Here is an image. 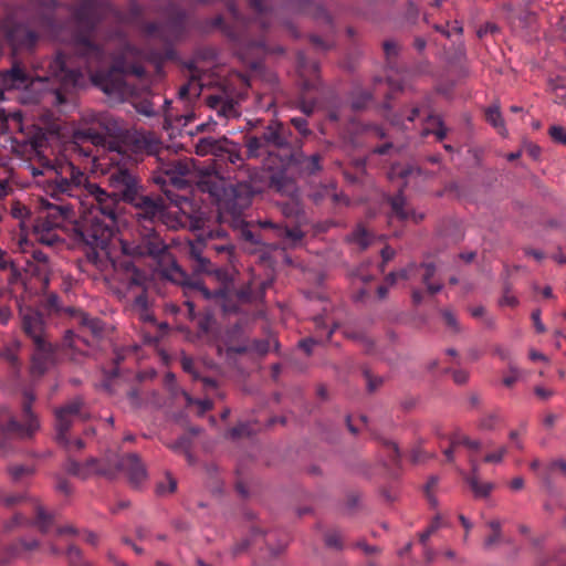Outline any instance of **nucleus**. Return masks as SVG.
I'll return each instance as SVG.
<instances>
[{"mask_svg":"<svg viewBox=\"0 0 566 566\" xmlns=\"http://www.w3.org/2000/svg\"><path fill=\"white\" fill-rule=\"evenodd\" d=\"M42 181L44 193L52 199L70 198L76 207L87 208L90 217L77 228L81 240L87 247V263L102 273L114 271L133 295L132 310L143 322H155L149 310L147 287L150 284L147 272L137 268L134 261L118 259L113 240L118 229L120 213L114 210V201L106 190L90 182L86 174L72 164L63 163L49 168Z\"/></svg>","mask_w":566,"mask_h":566,"instance_id":"nucleus-1","label":"nucleus"},{"mask_svg":"<svg viewBox=\"0 0 566 566\" xmlns=\"http://www.w3.org/2000/svg\"><path fill=\"white\" fill-rule=\"evenodd\" d=\"M117 35L119 50L113 54L108 48L92 43L86 36H74L71 45L59 51L54 57L34 62L33 76L14 63L10 70L0 73L1 86L4 91L27 86L33 80L53 81L60 85L56 99L63 103L62 92L80 86L87 74L106 94L134 95L135 88L127 83V77L142 80L146 76L143 52L119 33Z\"/></svg>","mask_w":566,"mask_h":566,"instance_id":"nucleus-2","label":"nucleus"},{"mask_svg":"<svg viewBox=\"0 0 566 566\" xmlns=\"http://www.w3.org/2000/svg\"><path fill=\"white\" fill-rule=\"evenodd\" d=\"M120 252L118 259L132 261L129 258L150 256L158 261H167V266L161 269V274L167 280L179 284L184 289L185 305L188 307L190 316H193L196 303L193 297L203 300L212 298L213 294L203 285L200 279L190 277L171 259L167 244L161 239L157 227H136L130 240H120Z\"/></svg>","mask_w":566,"mask_h":566,"instance_id":"nucleus-3","label":"nucleus"},{"mask_svg":"<svg viewBox=\"0 0 566 566\" xmlns=\"http://www.w3.org/2000/svg\"><path fill=\"white\" fill-rule=\"evenodd\" d=\"M83 399L76 397L55 411V440L69 453L63 468L69 474L83 480L90 478L93 474H99L108 479H114L115 470L111 469V462L102 463L95 458H90L85 462H78L72 458V452L80 451L85 446L82 439L72 440L67 436L69 430L76 419L86 418V416L83 413Z\"/></svg>","mask_w":566,"mask_h":566,"instance_id":"nucleus-4","label":"nucleus"},{"mask_svg":"<svg viewBox=\"0 0 566 566\" xmlns=\"http://www.w3.org/2000/svg\"><path fill=\"white\" fill-rule=\"evenodd\" d=\"M197 185L199 190L208 193L211 201L217 205L220 217L230 218L234 222L240 221L255 192L251 184L238 181L237 185H233L217 172L203 174Z\"/></svg>","mask_w":566,"mask_h":566,"instance_id":"nucleus-5","label":"nucleus"},{"mask_svg":"<svg viewBox=\"0 0 566 566\" xmlns=\"http://www.w3.org/2000/svg\"><path fill=\"white\" fill-rule=\"evenodd\" d=\"M19 317L22 332L33 343L31 373L42 376L55 361V346L46 332V319L42 310L19 304Z\"/></svg>","mask_w":566,"mask_h":566,"instance_id":"nucleus-6","label":"nucleus"},{"mask_svg":"<svg viewBox=\"0 0 566 566\" xmlns=\"http://www.w3.org/2000/svg\"><path fill=\"white\" fill-rule=\"evenodd\" d=\"M106 143L105 135L92 127L82 128L75 132L74 140L70 143L64 150V154L56 157L54 160L40 155L39 163L41 169L32 167V174L36 178V185L43 189L42 181L48 178L49 168L56 167L59 164H72L81 172L85 174L76 161L88 164L94 163L96 156L94 155L95 147L104 146Z\"/></svg>","mask_w":566,"mask_h":566,"instance_id":"nucleus-7","label":"nucleus"},{"mask_svg":"<svg viewBox=\"0 0 566 566\" xmlns=\"http://www.w3.org/2000/svg\"><path fill=\"white\" fill-rule=\"evenodd\" d=\"M125 153L126 149L119 146L111 148L107 155L111 166L107 185L111 191H106V195L114 201V210L119 213V202L128 205L145 191L140 177L129 166L130 157L125 156Z\"/></svg>","mask_w":566,"mask_h":566,"instance_id":"nucleus-8","label":"nucleus"},{"mask_svg":"<svg viewBox=\"0 0 566 566\" xmlns=\"http://www.w3.org/2000/svg\"><path fill=\"white\" fill-rule=\"evenodd\" d=\"M134 212L133 217L136 227L165 226L171 230H178L188 226L199 228L195 224L189 214L180 210H170L166 200L159 195L140 193L135 201L128 203ZM198 223V221H196Z\"/></svg>","mask_w":566,"mask_h":566,"instance_id":"nucleus-9","label":"nucleus"},{"mask_svg":"<svg viewBox=\"0 0 566 566\" xmlns=\"http://www.w3.org/2000/svg\"><path fill=\"white\" fill-rule=\"evenodd\" d=\"M43 201L45 212L33 221L34 239L41 244L53 247L63 241L59 234L65 222L75 219V201L70 198Z\"/></svg>","mask_w":566,"mask_h":566,"instance_id":"nucleus-10","label":"nucleus"},{"mask_svg":"<svg viewBox=\"0 0 566 566\" xmlns=\"http://www.w3.org/2000/svg\"><path fill=\"white\" fill-rule=\"evenodd\" d=\"M34 399L35 397L31 391L25 390L23 392V423H20L7 407H0V455H6L12 449L11 440L13 437L28 439L39 429V420L31 410Z\"/></svg>","mask_w":566,"mask_h":566,"instance_id":"nucleus-11","label":"nucleus"},{"mask_svg":"<svg viewBox=\"0 0 566 566\" xmlns=\"http://www.w3.org/2000/svg\"><path fill=\"white\" fill-rule=\"evenodd\" d=\"M292 132L281 122L271 120L260 135L245 136V147L249 158H259L272 155L276 150H284L287 158L292 150Z\"/></svg>","mask_w":566,"mask_h":566,"instance_id":"nucleus-12","label":"nucleus"},{"mask_svg":"<svg viewBox=\"0 0 566 566\" xmlns=\"http://www.w3.org/2000/svg\"><path fill=\"white\" fill-rule=\"evenodd\" d=\"M142 29L147 36L163 42L164 51L160 59L170 60L175 56L172 44L180 40L186 31V12L178 6L170 3L165 23L145 22Z\"/></svg>","mask_w":566,"mask_h":566,"instance_id":"nucleus-13","label":"nucleus"},{"mask_svg":"<svg viewBox=\"0 0 566 566\" xmlns=\"http://www.w3.org/2000/svg\"><path fill=\"white\" fill-rule=\"evenodd\" d=\"M73 17L78 27L86 34H77L76 36H86L92 43L91 33L95 31L97 25L107 17L120 19L119 12L109 3L99 0H83L74 10Z\"/></svg>","mask_w":566,"mask_h":566,"instance_id":"nucleus-14","label":"nucleus"},{"mask_svg":"<svg viewBox=\"0 0 566 566\" xmlns=\"http://www.w3.org/2000/svg\"><path fill=\"white\" fill-rule=\"evenodd\" d=\"M64 312L69 313L80 325V334H75L73 331L69 329L65 332L63 338V346L69 347L71 349H78V344L83 343L85 345L88 344L86 335L90 334L93 337H99L103 332V323L97 317H92L85 314L84 312L74 310V308H65Z\"/></svg>","mask_w":566,"mask_h":566,"instance_id":"nucleus-15","label":"nucleus"},{"mask_svg":"<svg viewBox=\"0 0 566 566\" xmlns=\"http://www.w3.org/2000/svg\"><path fill=\"white\" fill-rule=\"evenodd\" d=\"M412 172L411 167H406L401 165H392L388 177L389 179L399 178L401 179V184L399 185L398 193L395 196L388 197V202L391 208L392 214L399 220H408L412 219L415 222H419L422 220L423 216L416 213L408 205L405 196H403V187L406 186L407 177Z\"/></svg>","mask_w":566,"mask_h":566,"instance_id":"nucleus-16","label":"nucleus"},{"mask_svg":"<svg viewBox=\"0 0 566 566\" xmlns=\"http://www.w3.org/2000/svg\"><path fill=\"white\" fill-rule=\"evenodd\" d=\"M198 148V154L205 155L209 153L219 161L239 167L243 165L241 146L226 137L220 139L205 138L200 142Z\"/></svg>","mask_w":566,"mask_h":566,"instance_id":"nucleus-17","label":"nucleus"},{"mask_svg":"<svg viewBox=\"0 0 566 566\" xmlns=\"http://www.w3.org/2000/svg\"><path fill=\"white\" fill-rule=\"evenodd\" d=\"M156 160L158 163V174L154 177L156 184L161 186L170 184L177 188L186 185V177L190 172V165L187 160L178 158L166 160L160 154L157 155Z\"/></svg>","mask_w":566,"mask_h":566,"instance_id":"nucleus-18","label":"nucleus"},{"mask_svg":"<svg viewBox=\"0 0 566 566\" xmlns=\"http://www.w3.org/2000/svg\"><path fill=\"white\" fill-rule=\"evenodd\" d=\"M436 274V265L433 263H411L407 268L402 269L399 272L389 273L385 281L389 285H394L398 279L403 280H420L427 287L428 293L437 294L442 290L441 283H431L430 280Z\"/></svg>","mask_w":566,"mask_h":566,"instance_id":"nucleus-19","label":"nucleus"},{"mask_svg":"<svg viewBox=\"0 0 566 566\" xmlns=\"http://www.w3.org/2000/svg\"><path fill=\"white\" fill-rule=\"evenodd\" d=\"M34 511V520H29L22 513H15L13 517L6 523L4 528L7 531H11L17 526L22 525H34L36 526L41 533L46 534L54 525V515L48 513L39 503L34 502L33 504Z\"/></svg>","mask_w":566,"mask_h":566,"instance_id":"nucleus-20","label":"nucleus"},{"mask_svg":"<svg viewBox=\"0 0 566 566\" xmlns=\"http://www.w3.org/2000/svg\"><path fill=\"white\" fill-rule=\"evenodd\" d=\"M111 469L115 470V475L120 471L126 472L135 486L146 478L145 468L136 454L116 457L114 464L111 463Z\"/></svg>","mask_w":566,"mask_h":566,"instance_id":"nucleus-21","label":"nucleus"},{"mask_svg":"<svg viewBox=\"0 0 566 566\" xmlns=\"http://www.w3.org/2000/svg\"><path fill=\"white\" fill-rule=\"evenodd\" d=\"M7 38L14 51H30L39 40L38 33L23 24H15L10 28Z\"/></svg>","mask_w":566,"mask_h":566,"instance_id":"nucleus-22","label":"nucleus"},{"mask_svg":"<svg viewBox=\"0 0 566 566\" xmlns=\"http://www.w3.org/2000/svg\"><path fill=\"white\" fill-rule=\"evenodd\" d=\"M285 10L293 13H302L313 17L316 20H322L332 29L331 14L318 3L312 0H289L285 3Z\"/></svg>","mask_w":566,"mask_h":566,"instance_id":"nucleus-23","label":"nucleus"},{"mask_svg":"<svg viewBox=\"0 0 566 566\" xmlns=\"http://www.w3.org/2000/svg\"><path fill=\"white\" fill-rule=\"evenodd\" d=\"M237 97H231L226 91L211 94L207 97V105L217 112L220 117H237L239 115Z\"/></svg>","mask_w":566,"mask_h":566,"instance_id":"nucleus-24","label":"nucleus"},{"mask_svg":"<svg viewBox=\"0 0 566 566\" xmlns=\"http://www.w3.org/2000/svg\"><path fill=\"white\" fill-rule=\"evenodd\" d=\"M313 322L315 326V336L301 339L298 343V346L307 355L312 353L314 345L329 340L336 328V325L328 327L327 321L323 315L315 316Z\"/></svg>","mask_w":566,"mask_h":566,"instance_id":"nucleus-25","label":"nucleus"},{"mask_svg":"<svg viewBox=\"0 0 566 566\" xmlns=\"http://www.w3.org/2000/svg\"><path fill=\"white\" fill-rule=\"evenodd\" d=\"M297 66L301 77L303 78L304 91L317 90L318 86V64L316 62H308L304 53L297 55Z\"/></svg>","mask_w":566,"mask_h":566,"instance_id":"nucleus-26","label":"nucleus"},{"mask_svg":"<svg viewBox=\"0 0 566 566\" xmlns=\"http://www.w3.org/2000/svg\"><path fill=\"white\" fill-rule=\"evenodd\" d=\"M126 139L130 144L132 151L135 154L146 153L147 155H154L157 153L158 145L150 136L134 133L127 135Z\"/></svg>","mask_w":566,"mask_h":566,"instance_id":"nucleus-27","label":"nucleus"},{"mask_svg":"<svg viewBox=\"0 0 566 566\" xmlns=\"http://www.w3.org/2000/svg\"><path fill=\"white\" fill-rule=\"evenodd\" d=\"M321 160H322V157L319 154H314L312 156L306 157L301 151L293 153L292 150L290 151V154L286 158V161L289 164L293 163V164L301 165L302 168L311 175L315 174L322 169Z\"/></svg>","mask_w":566,"mask_h":566,"instance_id":"nucleus-28","label":"nucleus"},{"mask_svg":"<svg viewBox=\"0 0 566 566\" xmlns=\"http://www.w3.org/2000/svg\"><path fill=\"white\" fill-rule=\"evenodd\" d=\"M472 463V474L465 478L467 483L471 488L475 497H488L494 489V484L491 482H481L476 475V464Z\"/></svg>","mask_w":566,"mask_h":566,"instance_id":"nucleus-29","label":"nucleus"},{"mask_svg":"<svg viewBox=\"0 0 566 566\" xmlns=\"http://www.w3.org/2000/svg\"><path fill=\"white\" fill-rule=\"evenodd\" d=\"M27 271L34 277H36L42 287L46 289L49 286L50 282V263H31L28 262Z\"/></svg>","mask_w":566,"mask_h":566,"instance_id":"nucleus-30","label":"nucleus"},{"mask_svg":"<svg viewBox=\"0 0 566 566\" xmlns=\"http://www.w3.org/2000/svg\"><path fill=\"white\" fill-rule=\"evenodd\" d=\"M555 471H559L563 475L566 476V461L563 459L554 460L545 468L544 472L542 473V479L548 489L553 488V474Z\"/></svg>","mask_w":566,"mask_h":566,"instance_id":"nucleus-31","label":"nucleus"},{"mask_svg":"<svg viewBox=\"0 0 566 566\" xmlns=\"http://www.w3.org/2000/svg\"><path fill=\"white\" fill-rule=\"evenodd\" d=\"M371 98L373 96L368 91L356 87L350 93V107L354 111L365 109L370 103Z\"/></svg>","mask_w":566,"mask_h":566,"instance_id":"nucleus-32","label":"nucleus"},{"mask_svg":"<svg viewBox=\"0 0 566 566\" xmlns=\"http://www.w3.org/2000/svg\"><path fill=\"white\" fill-rule=\"evenodd\" d=\"M312 199L314 202L319 203L324 199H331L333 203L340 202L344 198L342 195L336 192V187L334 185L323 186L312 193Z\"/></svg>","mask_w":566,"mask_h":566,"instance_id":"nucleus-33","label":"nucleus"},{"mask_svg":"<svg viewBox=\"0 0 566 566\" xmlns=\"http://www.w3.org/2000/svg\"><path fill=\"white\" fill-rule=\"evenodd\" d=\"M485 119L490 123L501 135L506 133L504 119L502 117L500 106L492 105L485 109Z\"/></svg>","mask_w":566,"mask_h":566,"instance_id":"nucleus-34","label":"nucleus"},{"mask_svg":"<svg viewBox=\"0 0 566 566\" xmlns=\"http://www.w3.org/2000/svg\"><path fill=\"white\" fill-rule=\"evenodd\" d=\"M168 447L177 453H184L187 457L189 463L192 461V457L190 453L191 439L188 436H182L178 438L176 441L168 444Z\"/></svg>","mask_w":566,"mask_h":566,"instance_id":"nucleus-35","label":"nucleus"},{"mask_svg":"<svg viewBox=\"0 0 566 566\" xmlns=\"http://www.w3.org/2000/svg\"><path fill=\"white\" fill-rule=\"evenodd\" d=\"M270 186L280 192H286L293 188V182L282 172H277L271 176Z\"/></svg>","mask_w":566,"mask_h":566,"instance_id":"nucleus-36","label":"nucleus"},{"mask_svg":"<svg viewBox=\"0 0 566 566\" xmlns=\"http://www.w3.org/2000/svg\"><path fill=\"white\" fill-rule=\"evenodd\" d=\"M40 310L43 311L44 315L48 316L52 314H57L62 311V307L59 303V297L55 294L48 295L43 302L41 303V306H39Z\"/></svg>","mask_w":566,"mask_h":566,"instance_id":"nucleus-37","label":"nucleus"},{"mask_svg":"<svg viewBox=\"0 0 566 566\" xmlns=\"http://www.w3.org/2000/svg\"><path fill=\"white\" fill-rule=\"evenodd\" d=\"M180 365L182 370L189 374L193 380L201 378L199 365L190 356L182 354L180 357Z\"/></svg>","mask_w":566,"mask_h":566,"instance_id":"nucleus-38","label":"nucleus"},{"mask_svg":"<svg viewBox=\"0 0 566 566\" xmlns=\"http://www.w3.org/2000/svg\"><path fill=\"white\" fill-rule=\"evenodd\" d=\"M189 254L196 262L195 270L197 272H210V261L201 255L197 247L190 245Z\"/></svg>","mask_w":566,"mask_h":566,"instance_id":"nucleus-39","label":"nucleus"},{"mask_svg":"<svg viewBox=\"0 0 566 566\" xmlns=\"http://www.w3.org/2000/svg\"><path fill=\"white\" fill-rule=\"evenodd\" d=\"M200 94V86L196 81H188L181 85L178 90V96L180 99H190L191 97Z\"/></svg>","mask_w":566,"mask_h":566,"instance_id":"nucleus-40","label":"nucleus"},{"mask_svg":"<svg viewBox=\"0 0 566 566\" xmlns=\"http://www.w3.org/2000/svg\"><path fill=\"white\" fill-rule=\"evenodd\" d=\"M38 546H39L38 541H34V539L33 541L20 539L19 542H17L15 544H12L9 547V554H10V556H15V555H19L22 552L33 551Z\"/></svg>","mask_w":566,"mask_h":566,"instance_id":"nucleus-41","label":"nucleus"},{"mask_svg":"<svg viewBox=\"0 0 566 566\" xmlns=\"http://www.w3.org/2000/svg\"><path fill=\"white\" fill-rule=\"evenodd\" d=\"M69 566H91L82 558L81 549L75 545H70L66 551Z\"/></svg>","mask_w":566,"mask_h":566,"instance_id":"nucleus-42","label":"nucleus"},{"mask_svg":"<svg viewBox=\"0 0 566 566\" xmlns=\"http://www.w3.org/2000/svg\"><path fill=\"white\" fill-rule=\"evenodd\" d=\"M350 240L358 244L361 249H366L370 244L369 233L361 227H357L352 232Z\"/></svg>","mask_w":566,"mask_h":566,"instance_id":"nucleus-43","label":"nucleus"},{"mask_svg":"<svg viewBox=\"0 0 566 566\" xmlns=\"http://www.w3.org/2000/svg\"><path fill=\"white\" fill-rule=\"evenodd\" d=\"M361 130L370 139H382L387 136L385 129L376 124L364 125Z\"/></svg>","mask_w":566,"mask_h":566,"instance_id":"nucleus-44","label":"nucleus"},{"mask_svg":"<svg viewBox=\"0 0 566 566\" xmlns=\"http://www.w3.org/2000/svg\"><path fill=\"white\" fill-rule=\"evenodd\" d=\"M277 237L290 239L291 241H300L303 238V232L298 228H287L281 226Z\"/></svg>","mask_w":566,"mask_h":566,"instance_id":"nucleus-45","label":"nucleus"},{"mask_svg":"<svg viewBox=\"0 0 566 566\" xmlns=\"http://www.w3.org/2000/svg\"><path fill=\"white\" fill-rule=\"evenodd\" d=\"M325 545L331 548L342 549L343 548V539L338 532L332 531L325 534L324 537Z\"/></svg>","mask_w":566,"mask_h":566,"instance_id":"nucleus-46","label":"nucleus"},{"mask_svg":"<svg viewBox=\"0 0 566 566\" xmlns=\"http://www.w3.org/2000/svg\"><path fill=\"white\" fill-rule=\"evenodd\" d=\"M177 489V481L171 476H166V482H160L157 485V493L160 495L167 494V493H174Z\"/></svg>","mask_w":566,"mask_h":566,"instance_id":"nucleus-47","label":"nucleus"},{"mask_svg":"<svg viewBox=\"0 0 566 566\" xmlns=\"http://www.w3.org/2000/svg\"><path fill=\"white\" fill-rule=\"evenodd\" d=\"M188 405H197L199 407V413L202 415L213 408V402L210 399H193L188 394H185Z\"/></svg>","mask_w":566,"mask_h":566,"instance_id":"nucleus-48","label":"nucleus"},{"mask_svg":"<svg viewBox=\"0 0 566 566\" xmlns=\"http://www.w3.org/2000/svg\"><path fill=\"white\" fill-rule=\"evenodd\" d=\"M551 138L562 145H566V129L558 125H553L548 129Z\"/></svg>","mask_w":566,"mask_h":566,"instance_id":"nucleus-49","label":"nucleus"},{"mask_svg":"<svg viewBox=\"0 0 566 566\" xmlns=\"http://www.w3.org/2000/svg\"><path fill=\"white\" fill-rule=\"evenodd\" d=\"M384 51L389 65H391V60L397 56L399 51V45L397 42L388 40L384 42Z\"/></svg>","mask_w":566,"mask_h":566,"instance_id":"nucleus-50","label":"nucleus"},{"mask_svg":"<svg viewBox=\"0 0 566 566\" xmlns=\"http://www.w3.org/2000/svg\"><path fill=\"white\" fill-rule=\"evenodd\" d=\"M441 315L446 322V324L453 329V332L459 333L460 332V325L458 323V319L452 311L444 308L441 311Z\"/></svg>","mask_w":566,"mask_h":566,"instance_id":"nucleus-51","label":"nucleus"},{"mask_svg":"<svg viewBox=\"0 0 566 566\" xmlns=\"http://www.w3.org/2000/svg\"><path fill=\"white\" fill-rule=\"evenodd\" d=\"M0 356L3 357L10 364L14 371L19 370L20 361L17 354L12 349L6 348L4 350L1 352Z\"/></svg>","mask_w":566,"mask_h":566,"instance_id":"nucleus-52","label":"nucleus"},{"mask_svg":"<svg viewBox=\"0 0 566 566\" xmlns=\"http://www.w3.org/2000/svg\"><path fill=\"white\" fill-rule=\"evenodd\" d=\"M364 376L366 378V381H367V389L369 392H374L375 390H377L381 384H382V378L381 377H376V376H373L369 370H364Z\"/></svg>","mask_w":566,"mask_h":566,"instance_id":"nucleus-53","label":"nucleus"},{"mask_svg":"<svg viewBox=\"0 0 566 566\" xmlns=\"http://www.w3.org/2000/svg\"><path fill=\"white\" fill-rule=\"evenodd\" d=\"M29 209L21 205L20 202H14L11 206V214L13 218L23 221L27 217H29Z\"/></svg>","mask_w":566,"mask_h":566,"instance_id":"nucleus-54","label":"nucleus"},{"mask_svg":"<svg viewBox=\"0 0 566 566\" xmlns=\"http://www.w3.org/2000/svg\"><path fill=\"white\" fill-rule=\"evenodd\" d=\"M509 369H510V375L505 376L503 378V385L506 387H512L517 381V379L520 377V370L516 367V365L513 363H510Z\"/></svg>","mask_w":566,"mask_h":566,"instance_id":"nucleus-55","label":"nucleus"},{"mask_svg":"<svg viewBox=\"0 0 566 566\" xmlns=\"http://www.w3.org/2000/svg\"><path fill=\"white\" fill-rule=\"evenodd\" d=\"M291 124L297 129V132L303 135V136H307L311 134V130L308 129L307 125V119L304 118V117H293L291 119Z\"/></svg>","mask_w":566,"mask_h":566,"instance_id":"nucleus-56","label":"nucleus"},{"mask_svg":"<svg viewBox=\"0 0 566 566\" xmlns=\"http://www.w3.org/2000/svg\"><path fill=\"white\" fill-rule=\"evenodd\" d=\"M497 422L499 416L495 413H490L480 420L479 426L483 430H493Z\"/></svg>","mask_w":566,"mask_h":566,"instance_id":"nucleus-57","label":"nucleus"},{"mask_svg":"<svg viewBox=\"0 0 566 566\" xmlns=\"http://www.w3.org/2000/svg\"><path fill=\"white\" fill-rule=\"evenodd\" d=\"M469 437L465 436V434H462L460 431H454L452 434H450L449 437V441H450V444L452 447H459V446H464L467 447L468 443H469Z\"/></svg>","mask_w":566,"mask_h":566,"instance_id":"nucleus-58","label":"nucleus"},{"mask_svg":"<svg viewBox=\"0 0 566 566\" xmlns=\"http://www.w3.org/2000/svg\"><path fill=\"white\" fill-rule=\"evenodd\" d=\"M506 452H507V449L505 447H502L495 452L488 453L484 457V461L488 463H499L503 460Z\"/></svg>","mask_w":566,"mask_h":566,"instance_id":"nucleus-59","label":"nucleus"},{"mask_svg":"<svg viewBox=\"0 0 566 566\" xmlns=\"http://www.w3.org/2000/svg\"><path fill=\"white\" fill-rule=\"evenodd\" d=\"M242 238L250 242L251 244L259 245L262 244V241L259 235L254 234L248 226L243 227L241 230Z\"/></svg>","mask_w":566,"mask_h":566,"instance_id":"nucleus-60","label":"nucleus"},{"mask_svg":"<svg viewBox=\"0 0 566 566\" xmlns=\"http://www.w3.org/2000/svg\"><path fill=\"white\" fill-rule=\"evenodd\" d=\"M316 106V101H306L304 97H302L298 102V108L302 113L310 116Z\"/></svg>","mask_w":566,"mask_h":566,"instance_id":"nucleus-61","label":"nucleus"},{"mask_svg":"<svg viewBox=\"0 0 566 566\" xmlns=\"http://www.w3.org/2000/svg\"><path fill=\"white\" fill-rule=\"evenodd\" d=\"M342 109H343V104L339 102V103H335L334 105H332L327 112V116L333 122H337L342 117Z\"/></svg>","mask_w":566,"mask_h":566,"instance_id":"nucleus-62","label":"nucleus"},{"mask_svg":"<svg viewBox=\"0 0 566 566\" xmlns=\"http://www.w3.org/2000/svg\"><path fill=\"white\" fill-rule=\"evenodd\" d=\"M311 42L312 44L321 51H327L332 48V44L328 41H325L318 35H311Z\"/></svg>","mask_w":566,"mask_h":566,"instance_id":"nucleus-63","label":"nucleus"},{"mask_svg":"<svg viewBox=\"0 0 566 566\" xmlns=\"http://www.w3.org/2000/svg\"><path fill=\"white\" fill-rule=\"evenodd\" d=\"M386 449L388 451V457L390 458L392 463H398L400 460V452L396 443L388 442L386 444Z\"/></svg>","mask_w":566,"mask_h":566,"instance_id":"nucleus-64","label":"nucleus"}]
</instances>
